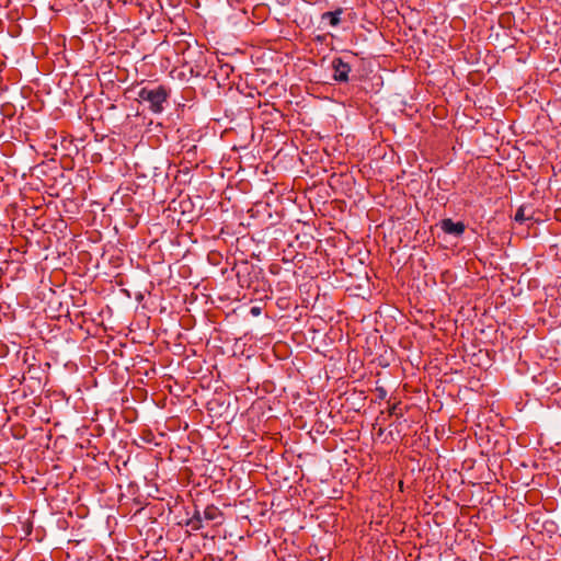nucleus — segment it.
Here are the masks:
<instances>
[{
  "mask_svg": "<svg viewBox=\"0 0 561 561\" xmlns=\"http://www.w3.org/2000/svg\"><path fill=\"white\" fill-rule=\"evenodd\" d=\"M170 92V89L164 85L144 87L139 90L138 98L149 103L151 112L161 113L164 110V103H167Z\"/></svg>",
  "mask_w": 561,
  "mask_h": 561,
  "instance_id": "1",
  "label": "nucleus"
},
{
  "mask_svg": "<svg viewBox=\"0 0 561 561\" xmlns=\"http://www.w3.org/2000/svg\"><path fill=\"white\" fill-rule=\"evenodd\" d=\"M333 79L339 82H346L348 80V73L351 66L343 61L342 58H334L332 61Z\"/></svg>",
  "mask_w": 561,
  "mask_h": 561,
  "instance_id": "2",
  "label": "nucleus"
},
{
  "mask_svg": "<svg viewBox=\"0 0 561 561\" xmlns=\"http://www.w3.org/2000/svg\"><path fill=\"white\" fill-rule=\"evenodd\" d=\"M466 226L462 221L454 222L450 218L442 220V230L445 233L460 236L465 232Z\"/></svg>",
  "mask_w": 561,
  "mask_h": 561,
  "instance_id": "3",
  "label": "nucleus"
},
{
  "mask_svg": "<svg viewBox=\"0 0 561 561\" xmlns=\"http://www.w3.org/2000/svg\"><path fill=\"white\" fill-rule=\"evenodd\" d=\"M222 516V512L215 505H208L203 512V518L207 522L217 520Z\"/></svg>",
  "mask_w": 561,
  "mask_h": 561,
  "instance_id": "4",
  "label": "nucleus"
},
{
  "mask_svg": "<svg viewBox=\"0 0 561 561\" xmlns=\"http://www.w3.org/2000/svg\"><path fill=\"white\" fill-rule=\"evenodd\" d=\"M203 516L201 515V513L198 511H196L194 513V515L188 519L187 522V525L193 529V530H198L203 527Z\"/></svg>",
  "mask_w": 561,
  "mask_h": 561,
  "instance_id": "5",
  "label": "nucleus"
},
{
  "mask_svg": "<svg viewBox=\"0 0 561 561\" xmlns=\"http://www.w3.org/2000/svg\"><path fill=\"white\" fill-rule=\"evenodd\" d=\"M341 11H335V12H325L323 15H322V19H328L330 24L332 26H336L339 23H340V15Z\"/></svg>",
  "mask_w": 561,
  "mask_h": 561,
  "instance_id": "6",
  "label": "nucleus"
},
{
  "mask_svg": "<svg viewBox=\"0 0 561 561\" xmlns=\"http://www.w3.org/2000/svg\"><path fill=\"white\" fill-rule=\"evenodd\" d=\"M528 219H530V217H529V216H526V214H525V207H524V206H520V207L517 209L516 214H515V220H516L517 222H520V224H522V222H524V221H526V220H528Z\"/></svg>",
  "mask_w": 561,
  "mask_h": 561,
  "instance_id": "7",
  "label": "nucleus"
},
{
  "mask_svg": "<svg viewBox=\"0 0 561 561\" xmlns=\"http://www.w3.org/2000/svg\"><path fill=\"white\" fill-rule=\"evenodd\" d=\"M376 392L378 393V398L383 400L387 396V391L382 387H377Z\"/></svg>",
  "mask_w": 561,
  "mask_h": 561,
  "instance_id": "8",
  "label": "nucleus"
},
{
  "mask_svg": "<svg viewBox=\"0 0 561 561\" xmlns=\"http://www.w3.org/2000/svg\"><path fill=\"white\" fill-rule=\"evenodd\" d=\"M397 407L398 404H393L390 409H389V413L392 415V414H396V410H397Z\"/></svg>",
  "mask_w": 561,
  "mask_h": 561,
  "instance_id": "9",
  "label": "nucleus"
}]
</instances>
